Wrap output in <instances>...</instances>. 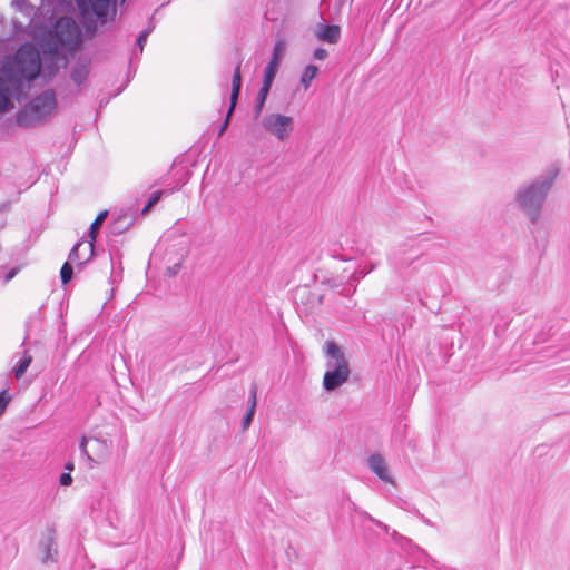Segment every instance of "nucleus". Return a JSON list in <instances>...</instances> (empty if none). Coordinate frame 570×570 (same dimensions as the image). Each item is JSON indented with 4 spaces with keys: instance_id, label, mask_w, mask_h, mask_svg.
<instances>
[{
    "instance_id": "nucleus-37",
    "label": "nucleus",
    "mask_w": 570,
    "mask_h": 570,
    "mask_svg": "<svg viewBox=\"0 0 570 570\" xmlns=\"http://www.w3.org/2000/svg\"><path fill=\"white\" fill-rule=\"evenodd\" d=\"M328 284H330L332 287H335V286H336V284H335L334 282H332V281H328Z\"/></svg>"
},
{
    "instance_id": "nucleus-19",
    "label": "nucleus",
    "mask_w": 570,
    "mask_h": 570,
    "mask_svg": "<svg viewBox=\"0 0 570 570\" xmlns=\"http://www.w3.org/2000/svg\"><path fill=\"white\" fill-rule=\"evenodd\" d=\"M318 68L314 65H308L305 67L302 76H301V83L304 87V89H307L311 86V82L313 79L317 76Z\"/></svg>"
},
{
    "instance_id": "nucleus-29",
    "label": "nucleus",
    "mask_w": 570,
    "mask_h": 570,
    "mask_svg": "<svg viewBox=\"0 0 570 570\" xmlns=\"http://www.w3.org/2000/svg\"><path fill=\"white\" fill-rule=\"evenodd\" d=\"M59 481H60L61 485H70L71 482H72V478H71L70 473H62L60 475V480Z\"/></svg>"
},
{
    "instance_id": "nucleus-17",
    "label": "nucleus",
    "mask_w": 570,
    "mask_h": 570,
    "mask_svg": "<svg viewBox=\"0 0 570 570\" xmlns=\"http://www.w3.org/2000/svg\"><path fill=\"white\" fill-rule=\"evenodd\" d=\"M88 75H89V67H88V65L87 63H79L78 62L72 68L70 77H71L72 81L77 86H80V85H82L87 80Z\"/></svg>"
},
{
    "instance_id": "nucleus-32",
    "label": "nucleus",
    "mask_w": 570,
    "mask_h": 570,
    "mask_svg": "<svg viewBox=\"0 0 570 570\" xmlns=\"http://www.w3.org/2000/svg\"><path fill=\"white\" fill-rule=\"evenodd\" d=\"M229 118H230V116L227 115L224 124L220 126V128L218 130V136H222L224 134V131L226 130L228 122H229Z\"/></svg>"
},
{
    "instance_id": "nucleus-3",
    "label": "nucleus",
    "mask_w": 570,
    "mask_h": 570,
    "mask_svg": "<svg viewBox=\"0 0 570 570\" xmlns=\"http://www.w3.org/2000/svg\"><path fill=\"white\" fill-rule=\"evenodd\" d=\"M557 173L551 170L518 189L515 200L532 223L538 222L542 206L553 185Z\"/></svg>"
},
{
    "instance_id": "nucleus-33",
    "label": "nucleus",
    "mask_w": 570,
    "mask_h": 570,
    "mask_svg": "<svg viewBox=\"0 0 570 570\" xmlns=\"http://www.w3.org/2000/svg\"><path fill=\"white\" fill-rule=\"evenodd\" d=\"M151 31H153V27H148L145 30H142L140 35H145V39L147 40V38Z\"/></svg>"
},
{
    "instance_id": "nucleus-34",
    "label": "nucleus",
    "mask_w": 570,
    "mask_h": 570,
    "mask_svg": "<svg viewBox=\"0 0 570 570\" xmlns=\"http://www.w3.org/2000/svg\"><path fill=\"white\" fill-rule=\"evenodd\" d=\"M151 31H153V27H148L145 30H142L140 35H145V39L147 40V38Z\"/></svg>"
},
{
    "instance_id": "nucleus-15",
    "label": "nucleus",
    "mask_w": 570,
    "mask_h": 570,
    "mask_svg": "<svg viewBox=\"0 0 570 570\" xmlns=\"http://www.w3.org/2000/svg\"><path fill=\"white\" fill-rule=\"evenodd\" d=\"M317 37L322 41L337 43L341 37V29L336 24H326L321 27Z\"/></svg>"
},
{
    "instance_id": "nucleus-1",
    "label": "nucleus",
    "mask_w": 570,
    "mask_h": 570,
    "mask_svg": "<svg viewBox=\"0 0 570 570\" xmlns=\"http://www.w3.org/2000/svg\"><path fill=\"white\" fill-rule=\"evenodd\" d=\"M81 43V33L78 24L69 17H62L57 20L49 39L43 45L45 57L43 62L49 58L52 62L49 76L55 75L58 70L57 61L59 60V51L61 49L76 50Z\"/></svg>"
},
{
    "instance_id": "nucleus-23",
    "label": "nucleus",
    "mask_w": 570,
    "mask_h": 570,
    "mask_svg": "<svg viewBox=\"0 0 570 570\" xmlns=\"http://www.w3.org/2000/svg\"><path fill=\"white\" fill-rule=\"evenodd\" d=\"M73 275V268L69 262H66L60 269V277L62 284H67L71 281Z\"/></svg>"
},
{
    "instance_id": "nucleus-12",
    "label": "nucleus",
    "mask_w": 570,
    "mask_h": 570,
    "mask_svg": "<svg viewBox=\"0 0 570 570\" xmlns=\"http://www.w3.org/2000/svg\"><path fill=\"white\" fill-rule=\"evenodd\" d=\"M55 531L48 530L46 538L41 541L43 563L53 562L56 560L57 550L55 549Z\"/></svg>"
},
{
    "instance_id": "nucleus-26",
    "label": "nucleus",
    "mask_w": 570,
    "mask_h": 570,
    "mask_svg": "<svg viewBox=\"0 0 570 570\" xmlns=\"http://www.w3.org/2000/svg\"><path fill=\"white\" fill-rule=\"evenodd\" d=\"M183 257L178 259V262L174 263L171 266L167 267L166 274L170 277L176 276L181 268Z\"/></svg>"
},
{
    "instance_id": "nucleus-22",
    "label": "nucleus",
    "mask_w": 570,
    "mask_h": 570,
    "mask_svg": "<svg viewBox=\"0 0 570 570\" xmlns=\"http://www.w3.org/2000/svg\"><path fill=\"white\" fill-rule=\"evenodd\" d=\"M267 96H268V92L262 91V90L258 91V95L255 99V105H254V117L255 118H258L261 116Z\"/></svg>"
},
{
    "instance_id": "nucleus-13",
    "label": "nucleus",
    "mask_w": 570,
    "mask_h": 570,
    "mask_svg": "<svg viewBox=\"0 0 570 570\" xmlns=\"http://www.w3.org/2000/svg\"><path fill=\"white\" fill-rule=\"evenodd\" d=\"M284 51H285V42L283 40L276 41L274 49H273L272 58H271L267 67L265 68L266 72H271V73H275V75L277 73L279 65H281V60L284 56Z\"/></svg>"
},
{
    "instance_id": "nucleus-2",
    "label": "nucleus",
    "mask_w": 570,
    "mask_h": 570,
    "mask_svg": "<svg viewBox=\"0 0 570 570\" xmlns=\"http://www.w3.org/2000/svg\"><path fill=\"white\" fill-rule=\"evenodd\" d=\"M41 66L42 61L37 48L33 45L24 43L16 52L13 61L3 65L2 73L10 85L19 88L23 80L36 79Z\"/></svg>"
},
{
    "instance_id": "nucleus-36",
    "label": "nucleus",
    "mask_w": 570,
    "mask_h": 570,
    "mask_svg": "<svg viewBox=\"0 0 570 570\" xmlns=\"http://www.w3.org/2000/svg\"><path fill=\"white\" fill-rule=\"evenodd\" d=\"M27 0H13L12 3L13 4H19V3H26Z\"/></svg>"
},
{
    "instance_id": "nucleus-28",
    "label": "nucleus",
    "mask_w": 570,
    "mask_h": 570,
    "mask_svg": "<svg viewBox=\"0 0 570 570\" xmlns=\"http://www.w3.org/2000/svg\"><path fill=\"white\" fill-rule=\"evenodd\" d=\"M374 265L371 266V268L368 271H363V269H360V271H356L353 273L352 277L354 278V281H358L360 278L364 277L367 273H370L371 271L374 269Z\"/></svg>"
},
{
    "instance_id": "nucleus-10",
    "label": "nucleus",
    "mask_w": 570,
    "mask_h": 570,
    "mask_svg": "<svg viewBox=\"0 0 570 570\" xmlns=\"http://www.w3.org/2000/svg\"><path fill=\"white\" fill-rule=\"evenodd\" d=\"M134 222L135 218L129 212L120 210L109 225L110 233L121 235L130 228Z\"/></svg>"
},
{
    "instance_id": "nucleus-18",
    "label": "nucleus",
    "mask_w": 570,
    "mask_h": 570,
    "mask_svg": "<svg viewBox=\"0 0 570 570\" xmlns=\"http://www.w3.org/2000/svg\"><path fill=\"white\" fill-rule=\"evenodd\" d=\"M8 82L7 78L0 76V111H4L10 104Z\"/></svg>"
},
{
    "instance_id": "nucleus-14",
    "label": "nucleus",
    "mask_w": 570,
    "mask_h": 570,
    "mask_svg": "<svg viewBox=\"0 0 570 570\" xmlns=\"http://www.w3.org/2000/svg\"><path fill=\"white\" fill-rule=\"evenodd\" d=\"M240 86H242V75H240V62H239V63H237V66L234 70V75H233L232 92H230V107L228 109V116L232 115V112L237 104L239 91H240Z\"/></svg>"
},
{
    "instance_id": "nucleus-25",
    "label": "nucleus",
    "mask_w": 570,
    "mask_h": 570,
    "mask_svg": "<svg viewBox=\"0 0 570 570\" xmlns=\"http://www.w3.org/2000/svg\"><path fill=\"white\" fill-rule=\"evenodd\" d=\"M275 77H276L275 73L264 71V79H263V83H262V87L259 90L269 92Z\"/></svg>"
},
{
    "instance_id": "nucleus-11",
    "label": "nucleus",
    "mask_w": 570,
    "mask_h": 570,
    "mask_svg": "<svg viewBox=\"0 0 570 570\" xmlns=\"http://www.w3.org/2000/svg\"><path fill=\"white\" fill-rule=\"evenodd\" d=\"M108 216V210H102L96 219L91 223L89 228V242H88V254L85 262H89L94 256L95 242L97 238V232Z\"/></svg>"
},
{
    "instance_id": "nucleus-4",
    "label": "nucleus",
    "mask_w": 570,
    "mask_h": 570,
    "mask_svg": "<svg viewBox=\"0 0 570 570\" xmlns=\"http://www.w3.org/2000/svg\"><path fill=\"white\" fill-rule=\"evenodd\" d=\"M324 353L327 361L326 371L323 376V389L332 392L348 381L351 370L344 352L336 343L332 341L326 342Z\"/></svg>"
},
{
    "instance_id": "nucleus-5",
    "label": "nucleus",
    "mask_w": 570,
    "mask_h": 570,
    "mask_svg": "<svg viewBox=\"0 0 570 570\" xmlns=\"http://www.w3.org/2000/svg\"><path fill=\"white\" fill-rule=\"evenodd\" d=\"M57 109L53 90H45L35 97L16 116L17 124L22 127H36L49 120Z\"/></svg>"
},
{
    "instance_id": "nucleus-31",
    "label": "nucleus",
    "mask_w": 570,
    "mask_h": 570,
    "mask_svg": "<svg viewBox=\"0 0 570 570\" xmlns=\"http://www.w3.org/2000/svg\"><path fill=\"white\" fill-rule=\"evenodd\" d=\"M19 272V267L11 268L4 276V283L10 282Z\"/></svg>"
},
{
    "instance_id": "nucleus-6",
    "label": "nucleus",
    "mask_w": 570,
    "mask_h": 570,
    "mask_svg": "<svg viewBox=\"0 0 570 570\" xmlns=\"http://www.w3.org/2000/svg\"><path fill=\"white\" fill-rule=\"evenodd\" d=\"M262 127L265 131L283 141L293 131V118L281 114H269L263 117Z\"/></svg>"
},
{
    "instance_id": "nucleus-7",
    "label": "nucleus",
    "mask_w": 570,
    "mask_h": 570,
    "mask_svg": "<svg viewBox=\"0 0 570 570\" xmlns=\"http://www.w3.org/2000/svg\"><path fill=\"white\" fill-rule=\"evenodd\" d=\"M80 14L83 19H89L92 14L102 23L106 21L110 0H77Z\"/></svg>"
},
{
    "instance_id": "nucleus-38",
    "label": "nucleus",
    "mask_w": 570,
    "mask_h": 570,
    "mask_svg": "<svg viewBox=\"0 0 570 570\" xmlns=\"http://www.w3.org/2000/svg\"><path fill=\"white\" fill-rule=\"evenodd\" d=\"M126 0H120V3H124Z\"/></svg>"
},
{
    "instance_id": "nucleus-27",
    "label": "nucleus",
    "mask_w": 570,
    "mask_h": 570,
    "mask_svg": "<svg viewBox=\"0 0 570 570\" xmlns=\"http://www.w3.org/2000/svg\"><path fill=\"white\" fill-rule=\"evenodd\" d=\"M327 51L324 48H316L314 50L313 57L317 60H324L327 57Z\"/></svg>"
},
{
    "instance_id": "nucleus-9",
    "label": "nucleus",
    "mask_w": 570,
    "mask_h": 570,
    "mask_svg": "<svg viewBox=\"0 0 570 570\" xmlns=\"http://www.w3.org/2000/svg\"><path fill=\"white\" fill-rule=\"evenodd\" d=\"M370 470L375 473L382 481L392 483L384 458L381 454H371L367 459Z\"/></svg>"
},
{
    "instance_id": "nucleus-24",
    "label": "nucleus",
    "mask_w": 570,
    "mask_h": 570,
    "mask_svg": "<svg viewBox=\"0 0 570 570\" xmlns=\"http://www.w3.org/2000/svg\"><path fill=\"white\" fill-rule=\"evenodd\" d=\"M164 195V191L163 190H157L155 191L150 197L149 199L147 200L146 205L144 206L142 210H141V214H146L149 212V209L156 205L160 198L163 197Z\"/></svg>"
},
{
    "instance_id": "nucleus-16",
    "label": "nucleus",
    "mask_w": 570,
    "mask_h": 570,
    "mask_svg": "<svg viewBox=\"0 0 570 570\" xmlns=\"http://www.w3.org/2000/svg\"><path fill=\"white\" fill-rule=\"evenodd\" d=\"M256 395H257V386L256 384H253L250 387V396H249V407L243 419L242 426L243 430H246L249 428L256 409Z\"/></svg>"
},
{
    "instance_id": "nucleus-35",
    "label": "nucleus",
    "mask_w": 570,
    "mask_h": 570,
    "mask_svg": "<svg viewBox=\"0 0 570 570\" xmlns=\"http://www.w3.org/2000/svg\"><path fill=\"white\" fill-rule=\"evenodd\" d=\"M65 468L69 471H72L73 470V463L69 462L65 465Z\"/></svg>"
},
{
    "instance_id": "nucleus-8",
    "label": "nucleus",
    "mask_w": 570,
    "mask_h": 570,
    "mask_svg": "<svg viewBox=\"0 0 570 570\" xmlns=\"http://www.w3.org/2000/svg\"><path fill=\"white\" fill-rule=\"evenodd\" d=\"M91 442L92 452L97 458V461H104L109 456L110 453V444L102 439L99 438H89L83 436L80 441L79 449L83 456H86L89 461H94V458L89 454L87 450V443Z\"/></svg>"
},
{
    "instance_id": "nucleus-30",
    "label": "nucleus",
    "mask_w": 570,
    "mask_h": 570,
    "mask_svg": "<svg viewBox=\"0 0 570 570\" xmlns=\"http://www.w3.org/2000/svg\"><path fill=\"white\" fill-rule=\"evenodd\" d=\"M146 42L147 40L145 39V35H139L136 41V47L139 49L140 53L142 52Z\"/></svg>"
},
{
    "instance_id": "nucleus-21",
    "label": "nucleus",
    "mask_w": 570,
    "mask_h": 570,
    "mask_svg": "<svg viewBox=\"0 0 570 570\" xmlns=\"http://www.w3.org/2000/svg\"><path fill=\"white\" fill-rule=\"evenodd\" d=\"M85 244L83 239H80L78 240L75 246L71 248L70 253H69V261H72V262H76L78 263L79 265H83L86 264L87 262H85V259L87 258V255L81 257L79 255V248Z\"/></svg>"
},
{
    "instance_id": "nucleus-20",
    "label": "nucleus",
    "mask_w": 570,
    "mask_h": 570,
    "mask_svg": "<svg viewBox=\"0 0 570 570\" xmlns=\"http://www.w3.org/2000/svg\"><path fill=\"white\" fill-rule=\"evenodd\" d=\"M32 362V356L28 354L27 351L23 352V356L18 363V365L13 368L14 375L17 379H21L27 372L30 363Z\"/></svg>"
}]
</instances>
